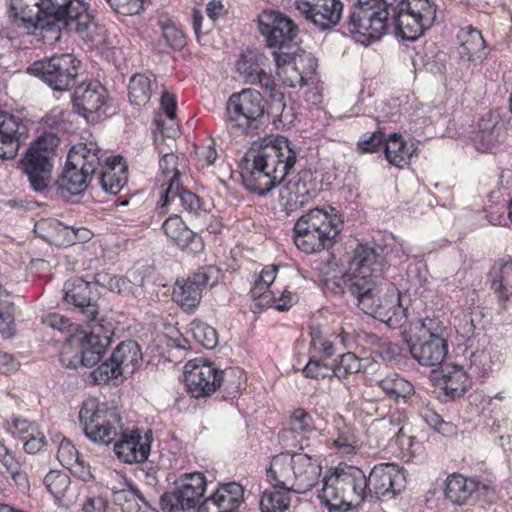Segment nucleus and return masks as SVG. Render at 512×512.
I'll list each match as a JSON object with an SVG mask.
<instances>
[{
  "instance_id": "ddd939ff",
  "label": "nucleus",
  "mask_w": 512,
  "mask_h": 512,
  "mask_svg": "<svg viewBox=\"0 0 512 512\" xmlns=\"http://www.w3.org/2000/svg\"><path fill=\"white\" fill-rule=\"evenodd\" d=\"M391 249L376 243L358 244L349 261V281H375L383 277L390 264L387 256Z\"/></svg>"
},
{
  "instance_id": "2f4dec72",
  "label": "nucleus",
  "mask_w": 512,
  "mask_h": 512,
  "mask_svg": "<svg viewBox=\"0 0 512 512\" xmlns=\"http://www.w3.org/2000/svg\"><path fill=\"white\" fill-rule=\"evenodd\" d=\"M293 454L281 453L274 456L266 469L267 480L271 486L280 489H289L293 478ZM291 491H293L291 489Z\"/></svg>"
},
{
  "instance_id": "9b49d317",
  "label": "nucleus",
  "mask_w": 512,
  "mask_h": 512,
  "mask_svg": "<svg viewBox=\"0 0 512 512\" xmlns=\"http://www.w3.org/2000/svg\"><path fill=\"white\" fill-rule=\"evenodd\" d=\"M81 61L74 54H56L34 61L27 73L40 79L55 92H66L77 84Z\"/></svg>"
},
{
  "instance_id": "412c9836",
  "label": "nucleus",
  "mask_w": 512,
  "mask_h": 512,
  "mask_svg": "<svg viewBox=\"0 0 512 512\" xmlns=\"http://www.w3.org/2000/svg\"><path fill=\"white\" fill-rule=\"evenodd\" d=\"M444 493L447 500L457 505L466 504L475 496H484L489 501L495 498V489L490 484L458 474L447 478Z\"/></svg>"
},
{
  "instance_id": "3c124183",
  "label": "nucleus",
  "mask_w": 512,
  "mask_h": 512,
  "mask_svg": "<svg viewBox=\"0 0 512 512\" xmlns=\"http://www.w3.org/2000/svg\"><path fill=\"white\" fill-rule=\"evenodd\" d=\"M290 429L292 433L308 434L314 432L317 427L315 420L312 415L304 408L295 409L289 418ZM288 430H284L283 433H287Z\"/></svg>"
},
{
  "instance_id": "f257e3e1",
  "label": "nucleus",
  "mask_w": 512,
  "mask_h": 512,
  "mask_svg": "<svg viewBox=\"0 0 512 512\" xmlns=\"http://www.w3.org/2000/svg\"><path fill=\"white\" fill-rule=\"evenodd\" d=\"M295 149L293 142L282 135L253 142L240 164L244 188L259 196H266L282 184L296 164Z\"/></svg>"
},
{
  "instance_id": "473e14b6",
  "label": "nucleus",
  "mask_w": 512,
  "mask_h": 512,
  "mask_svg": "<svg viewBox=\"0 0 512 512\" xmlns=\"http://www.w3.org/2000/svg\"><path fill=\"white\" fill-rule=\"evenodd\" d=\"M442 390L446 400L462 397L469 387V377L461 366L445 365L441 369Z\"/></svg>"
},
{
  "instance_id": "bf43d9fd",
  "label": "nucleus",
  "mask_w": 512,
  "mask_h": 512,
  "mask_svg": "<svg viewBox=\"0 0 512 512\" xmlns=\"http://www.w3.org/2000/svg\"><path fill=\"white\" fill-rule=\"evenodd\" d=\"M422 417L431 428L444 437L455 434L456 427L451 422L444 421L435 411L426 409L422 412Z\"/></svg>"
},
{
  "instance_id": "393cba45",
  "label": "nucleus",
  "mask_w": 512,
  "mask_h": 512,
  "mask_svg": "<svg viewBox=\"0 0 512 512\" xmlns=\"http://www.w3.org/2000/svg\"><path fill=\"white\" fill-rule=\"evenodd\" d=\"M293 478L290 489L294 493L304 494L318 483L322 473L320 458L303 453L293 454Z\"/></svg>"
},
{
  "instance_id": "bb28decb",
  "label": "nucleus",
  "mask_w": 512,
  "mask_h": 512,
  "mask_svg": "<svg viewBox=\"0 0 512 512\" xmlns=\"http://www.w3.org/2000/svg\"><path fill=\"white\" fill-rule=\"evenodd\" d=\"M121 160V156H109L100 161L94 180L96 179L97 185L106 193L115 195L127 183V167Z\"/></svg>"
},
{
  "instance_id": "4be33fe9",
  "label": "nucleus",
  "mask_w": 512,
  "mask_h": 512,
  "mask_svg": "<svg viewBox=\"0 0 512 512\" xmlns=\"http://www.w3.org/2000/svg\"><path fill=\"white\" fill-rule=\"evenodd\" d=\"M27 123L8 112H0V158L12 160L28 136Z\"/></svg>"
},
{
  "instance_id": "79ce46f5",
  "label": "nucleus",
  "mask_w": 512,
  "mask_h": 512,
  "mask_svg": "<svg viewBox=\"0 0 512 512\" xmlns=\"http://www.w3.org/2000/svg\"><path fill=\"white\" fill-rule=\"evenodd\" d=\"M290 191L300 194L307 199L314 198L321 189V183L311 170H301L293 181L286 185Z\"/></svg>"
},
{
  "instance_id": "09e8293b",
  "label": "nucleus",
  "mask_w": 512,
  "mask_h": 512,
  "mask_svg": "<svg viewBox=\"0 0 512 512\" xmlns=\"http://www.w3.org/2000/svg\"><path fill=\"white\" fill-rule=\"evenodd\" d=\"M190 330L194 339L206 349H213L218 345V334L214 327L206 322L194 319L190 323Z\"/></svg>"
},
{
  "instance_id": "c9c22d12",
  "label": "nucleus",
  "mask_w": 512,
  "mask_h": 512,
  "mask_svg": "<svg viewBox=\"0 0 512 512\" xmlns=\"http://www.w3.org/2000/svg\"><path fill=\"white\" fill-rule=\"evenodd\" d=\"M416 150L414 143L409 145L399 133H391L384 144L386 159L391 165L400 168L408 163Z\"/></svg>"
},
{
  "instance_id": "9d476101",
  "label": "nucleus",
  "mask_w": 512,
  "mask_h": 512,
  "mask_svg": "<svg viewBox=\"0 0 512 512\" xmlns=\"http://www.w3.org/2000/svg\"><path fill=\"white\" fill-rule=\"evenodd\" d=\"M59 143L60 139L55 133H43L30 144L20 159L19 165L34 192L42 193L49 188L53 159Z\"/></svg>"
},
{
  "instance_id": "f03ea898",
  "label": "nucleus",
  "mask_w": 512,
  "mask_h": 512,
  "mask_svg": "<svg viewBox=\"0 0 512 512\" xmlns=\"http://www.w3.org/2000/svg\"><path fill=\"white\" fill-rule=\"evenodd\" d=\"M79 422L84 435L93 443H114V452L120 461L132 464L142 463L148 459L153 441L152 430L149 429L141 435L138 429H127L122 431L119 439H116L122 423L115 409L92 401L84 402L79 411Z\"/></svg>"
},
{
  "instance_id": "2eb2a0df",
  "label": "nucleus",
  "mask_w": 512,
  "mask_h": 512,
  "mask_svg": "<svg viewBox=\"0 0 512 512\" xmlns=\"http://www.w3.org/2000/svg\"><path fill=\"white\" fill-rule=\"evenodd\" d=\"M174 491L165 492L160 497V507L164 511L195 509L207 487V480L201 472L180 475L174 482Z\"/></svg>"
},
{
  "instance_id": "de8ad7c7",
  "label": "nucleus",
  "mask_w": 512,
  "mask_h": 512,
  "mask_svg": "<svg viewBox=\"0 0 512 512\" xmlns=\"http://www.w3.org/2000/svg\"><path fill=\"white\" fill-rule=\"evenodd\" d=\"M220 274L221 270L215 265H205L198 268L185 280L202 293L207 286H214L218 283Z\"/></svg>"
},
{
  "instance_id": "a878e982",
  "label": "nucleus",
  "mask_w": 512,
  "mask_h": 512,
  "mask_svg": "<svg viewBox=\"0 0 512 512\" xmlns=\"http://www.w3.org/2000/svg\"><path fill=\"white\" fill-rule=\"evenodd\" d=\"M160 202L162 206L175 204L182 207L191 220H199L208 216L200 198L177 181L168 180V186L161 195Z\"/></svg>"
},
{
  "instance_id": "4c0bfd02",
  "label": "nucleus",
  "mask_w": 512,
  "mask_h": 512,
  "mask_svg": "<svg viewBox=\"0 0 512 512\" xmlns=\"http://www.w3.org/2000/svg\"><path fill=\"white\" fill-rule=\"evenodd\" d=\"M377 386L386 398L396 403L400 400L406 402L415 393L414 385L398 374L386 376L378 382Z\"/></svg>"
},
{
  "instance_id": "58836bf2",
  "label": "nucleus",
  "mask_w": 512,
  "mask_h": 512,
  "mask_svg": "<svg viewBox=\"0 0 512 512\" xmlns=\"http://www.w3.org/2000/svg\"><path fill=\"white\" fill-rule=\"evenodd\" d=\"M243 371L239 368H227L220 370L217 368V390L222 392V398L233 399L243 389L242 388Z\"/></svg>"
},
{
  "instance_id": "37998d69",
  "label": "nucleus",
  "mask_w": 512,
  "mask_h": 512,
  "mask_svg": "<svg viewBox=\"0 0 512 512\" xmlns=\"http://www.w3.org/2000/svg\"><path fill=\"white\" fill-rule=\"evenodd\" d=\"M267 117H272L276 128L285 127L293 123L295 114L292 107H287L283 93H275L272 96Z\"/></svg>"
},
{
  "instance_id": "49530a36",
  "label": "nucleus",
  "mask_w": 512,
  "mask_h": 512,
  "mask_svg": "<svg viewBox=\"0 0 512 512\" xmlns=\"http://www.w3.org/2000/svg\"><path fill=\"white\" fill-rule=\"evenodd\" d=\"M43 483L56 501H62L69 491L71 479L65 472L51 470L44 477Z\"/></svg>"
},
{
  "instance_id": "6e6552de",
  "label": "nucleus",
  "mask_w": 512,
  "mask_h": 512,
  "mask_svg": "<svg viewBox=\"0 0 512 512\" xmlns=\"http://www.w3.org/2000/svg\"><path fill=\"white\" fill-rule=\"evenodd\" d=\"M343 222L336 214L314 208L299 217L293 228L295 245L305 253L330 249L342 229Z\"/></svg>"
},
{
  "instance_id": "6e6d98bb",
  "label": "nucleus",
  "mask_w": 512,
  "mask_h": 512,
  "mask_svg": "<svg viewBox=\"0 0 512 512\" xmlns=\"http://www.w3.org/2000/svg\"><path fill=\"white\" fill-rule=\"evenodd\" d=\"M57 458L64 467L83 465V458L71 441L63 438L59 444Z\"/></svg>"
},
{
  "instance_id": "20e7f679",
  "label": "nucleus",
  "mask_w": 512,
  "mask_h": 512,
  "mask_svg": "<svg viewBox=\"0 0 512 512\" xmlns=\"http://www.w3.org/2000/svg\"><path fill=\"white\" fill-rule=\"evenodd\" d=\"M391 11L409 13L426 23L436 20V5L430 0H353L342 33L359 34L367 40L380 39L387 32Z\"/></svg>"
},
{
  "instance_id": "a19ab883",
  "label": "nucleus",
  "mask_w": 512,
  "mask_h": 512,
  "mask_svg": "<svg viewBox=\"0 0 512 512\" xmlns=\"http://www.w3.org/2000/svg\"><path fill=\"white\" fill-rule=\"evenodd\" d=\"M289 489H280L271 486L266 489L259 501L261 512H285L290 506Z\"/></svg>"
},
{
  "instance_id": "5701e85b",
  "label": "nucleus",
  "mask_w": 512,
  "mask_h": 512,
  "mask_svg": "<svg viewBox=\"0 0 512 512\" xmlns=\"http://www.w3.org/2000/svg\"><path fill=\"white\" fill-rule=\"evenodd\" d=\"M162 229L172 244L188 256H196L205 249L203 238L177 214L170 215L162 224Z\"/></svg>"
},
{
  "instance_id": "8fccbe9b",
  "label": "nucleus",
  "mask_w": 512,
  "mask_h": 512,
  "mask_svg": "<svg viewBox=\"0 0 512 512\" xmlns=\"http://www.w3.org/2000/svg\"><path fill=\"white\" fill-rule=\"evenodd\" d=\"M265 57L262 54L242 55L236 63L237 71L244 76L246 82L255 84L258 74L263 69L261 61Z\"/></svg>"
},
{
  "instance_id": "13d9d810",
  "label": "nucleus",
  "mask_w": 512,
  "mask_h": 512,
  "mask_svg": "<svg viewBox=\"0 0 512 512\" xmlns=\"http://www.w3.org/2000/svg\"><path fill=\"white\" fill-rule=\"evenodd\" d=\"M119 376H122V373L119 370L117 363L112 361V355L108 360L91 372L92 379L98 384L106 383L110 379H117Z\"/></svg>"
},
{
  "instance_id": "a18cd8bd",
  "label": "nucleus",
  "mask_w": 512,
  "mask_h": 512,
  "mask_svg": "<svg viewBox=\"0 0 512 512\" xmlns=\"http://www.w3.org/2000/svg\"><path fill=\"white\" fill-rule=\"evenodd\" d=\"M498 359L497 351L492 346H484L471 352L469 369L473 374L482 377L492 370L495 360Z\"/></svg>"
},
{
  "instance_id": "864d4df0",
  "label": "nucleus",
  "mask_w": 512,
  "mask_h": 512,
  "mask_svg": "<svg viewBox=\"0 0 512 512\" xmlns=\"http://www.w3.org/2000/svg\"><path fill=\"white\" fill-rule=\"evenodd\" d=\"M46 227H50L56 232L63 234L67 244H74L78 240V231H76L73 227L64 226L60 221L56 219H42L36 222L34 231L46 239L47 236L40 233V231H44Z\"/></svg>"
},
{
  "instance_id": "72a5a7b5",
  "label": "nucleus",
  "mask_w": 512,
  "mask_h": 512,
  "mask_svg": "<svg viewBox=\"0 0 512 512\" xmlns=\"http://www.w3.org/2000/svg\"><path fill=\"white\" fill-rule=\"evenodd\" d=\"M346 292L355 300L361 311L367 315L377 313L375 307L380 295L376 292L375 281H345Z\"/></svg>"
},
{
  "instance_id": "ea45409f",
  "label": "nucleus",
  "mask_w": 512,
  "mask_h": 512,
  "mask_svg": "<svg viewBox=\"0 0 512 512\" xmlns=\"http://www.w3.org/2000/svg\"><path fill=\"white\" fill-rule=\"evenodd\" d=\"M202 299V293L194 288L185 279L177 280L173 290V300L186 313H193L199 306Z\"/></svg>"
},
{
  "instance_id": "f3484780",
  "label": "nucleus",
  "mask_w": 512,
  "mask_h": 512,
  "mask_svg": "<svg viewBox=\"0 0 512 512\" xmlns=\"http://www.w3.org/2000/svg\"><path fill=\"white\" fill-rule=\"evenodd\" d=\"M107 100V89L96 80L77 85L72 95L74 111L90 122L98 121L102 115H107Z\"/></svg>"
},
{
  "instance_id": "0e129e2a",
  "label": "nucleus",
  "mask_w": 512,
  "mask_h": 512,
  "mask_svg": "<svg viewBox=\"0 0 512 512\" xmlns=\"http://www.w3.org/2000/svg\"><path fill=\"white\" fill-rule=\"evenodd\" d=\"M162 34L169 47L173 50H181L186 44L184 33L173 23L163 25Z\"/></svg>"
},
{
  "instance_id": "423d86ee",
  "label": "nucleus",
  "mask_w": 512,
  "mask_h": 512,
  "mask_svg": "<svg viewBox=\"0 0 512 512\" xmlns=\"http://www.w3.org/2000/svg\"><path fill=\"white\" fill-rule=\"evenodd\" d=\"M318 497L329 512H347L367 500L366 474L358 467L345 466L329 470Z\"/></svg>"
},
{
  "instance_id": "a211bd4d",
  "label": "nucleus",
  "mask_w": 512,
  "mask_h": 512,
  "mask_svg": "<svg viewBox=\"0 0 512 512\" xmlns=\"http://www.w3.org/2000/svg\"><path fill=\"white\" fill-rule=\"evenodd\" d=\"M91 331L84 333L76 339L79 342V358L85 367H93L104 355L111 344L113 336V325L104 323L103 319L87 322Z\"/></svg>"
},
{
  "instance_id": "dca6fc26",
  "label": "nucleus",
  "mask_w": 512,
  "mask_h": 512,
  "mask_svg": "<svg viewBox=\"0 0 512 512\" xmlns=\"http://www.w3.org/2000/svg\"><path fill=\"white\" fill-rule=\"evenodd\" d=\"M367 499H393L405 488V477L394 463L375 465L366 476Z\"/></svg>"
},
{
  "instance_id": "cd10ccee",
  "label": "nucleus",
  "mask_w": 512,
  "mask_h": 512,
  "mask_svg": "<svg viewBox=\"0 0 512 512\" xmlns=\"http://www.w3.org/2000/svg\"><path fill=\"white\" fill-rule=\"evenodd\" d=\"M457 38L460 41L457 53L463 61L481 63L487 57L485 40L479 30L467 27L459 32Z\"/></svg>"
},
{
  "instance_id": "c85d7f7f",
  "label": "nucleus",
  "mask_w": 512,
  "mask_h": 512,
  "mask_svg": "<svg viewBox=\"0 0 512 512\" xmlns=\"http://www.w3.org/2000/svg\"><path fill=\"white\" fill-rule=\"evenodd\" d=\"M389 24L395 27L398 37L404 41L413 42L421 37L427 29L431 28L434 23H426L420 17L409 13L391 11L389 13Z\"/></svg>"
},
{
  "instance_id": "774afa93",
  "label": "nucleus",
  "mask_w": 512,
  "mask_h": 512,
  "mask_svg": "<svg viewBox=\"0 0 512 512\" xmlns=\"http://www.w3.org/2000/svg\"><path fill=\"white\" fill-rule=\"evenodd\" d=\"M112 500L114 504L121 507L124 512H138L140 505L133 502L127 488L113 490Z\"/></svg>"
},
{
  "instance_id": "c756f323",
  "label": "nucleus",
  "mask_w": 512,
  "mask_h": 512,
  "mask_svg": "<svg viewBox=\"0 0 512 512\" xmlns=\"http://www.w3.org/2000/svg\"><path fill=\"white\" fill-rule=\"evenodd\" d=\"M269 288L270 286L265 285L259 278L255 279L250 294L253 299L260 300L258 305L271 306L277 311L285 312L298 302V296L288 290H284L279 296H276Z\"/></svg>"
},
{
  "instance_id": "052dcab7",
  "label": "nucleus",
  "mask_w": 512,
  "mask_h": 512,
  "mask_svg": "<svg viewBox=\"0 0 512 512\" xmlns=\"http://www.w3.org/2000/svg\"><path fill=\"white\" fill-rule=\"evenodd\" d=\"M285 193L280 192V205L288 216L302 208L309 201V199L301 197L300 194L290 191L287 186L285 187Z\"/></svg>"
},
{
  "instance_id": "680f3d73",
  "label": "nucleus",
  "mask_w": 512,
  "mask_h": 512,
  "mask_svg": "<svg viewBox=\"0 0 512 512\" xmlns=\"http://www.w3.org/2000/svg\"><path fill=\"white\" fill-rule=\"evenodd\" d=\"M14 315L11 303L0 304V334L8 339L14 335Z\"/></svg>"
},
{
  "instance_id": "338daca9",
  "label": "nucleus",
  "mask_w": 512,
  "mask_h": 512,
  "mask_svg": "<svg viewBox=\"0 0 512 512\" xmlns=\"http://www.w3.org/2000/svg\"><path fill=\"white\" fill-rule=\"evenodd\" d=\"M7 429L14 436H21L29 432H36L37 426L18 415H12L11 419L7 421Z\"/></svg>"
},
{
  "instance_id": "f8f14e48",
  "label": "nucleus",
  "mask_w": 512,
  "mask_h": 512,
  "mask_svg": "<svg viewBox=\"0 0 512 512\" xmlns=\"http://www.w3.org/2000/svg\"><path fill=\"white\" fill-rule=\"evenodd\" d=\"M442 331L440 321L426 317L421 320L418 333L406 338L412 358L420 365L433 367L442 364L448 352L447 340Z\"/></svg>"
},
{
  "instance_id": "e2e57ef3",
  "label": "nucleus",
  "mask_w": 512,
  "mask_h": 512,
  "mask_svg": "<svg viewBox=\"0 0 512 512\" xmlns=\"http://www.w3.org/2000/svg\"><path fill=\"white\" fill-rule=\"evenodd\" d=\"M160 154H163L162 158L159 161V168L164 175H168L172 173L169 180L179 182L180 171L178 169V160L179 156L172 152H164L163 150H159Z\"/></svg>"
},
{
  "instance_id": "69168bd1",
  "label": "nucleus",
  "mask_w": 512,
  "mask_h": 512,
  "mask_svg": "<svg viewBox=\"0 0 512 512\" xmlns=\"http://www.w3.org/2000/svg\"><path fill=\"white\" fill-rule=\"evenodd\" d=\"M302 373L304 377L315 380L331 378L330 367L318 359H310L302 369Z\"/></svg>"
},
{
  "instance_id": "7c9ffc66",
  "label": "nucleus",
  "mask_w": 512,
  "mask_h": 512,
  "mask_svg": "<svg viewBox=\"0 0 512 512\" xmlns=\"http://www.w3.org/2000/svg\"><path fill=\"white\" fill-rule=\"evenodd\" d=\"M498 116L488 113L478 122V129L473 132L471 141L477 151H490L497 143L499 137Z\"/></svg>"
},
{
  "instance_id": "f704fd0d",
  "label": "nucleus",
  "mask_w": 512,
  "mask_h": 512,
  "mask_svg": "<svg viewBox=\"0 0 512 512\" xmlns=\"http://www.w3.org/2000/svg\"><path fill=\"white\" fill-rule=\"evenodd\" d=\"M112 361L118 365L122 375L133 374L142 363V351L134 340H126L119 343L112 352Z\"/></svg>"
},
{
  "instance_id": "b1692460",
  "label": "nucleus",
  "mask_w": 512,
  "mask_h": 512,
  "mask_svg": "<svg viewBox=\"0 0 512 512\" xmlns=\"http://www.w3.org/2000/svg\"><path fill=\"white\" fill-rule=\"evenodd\" d=\"M375 309L370 316L385 323L392 329L401 328L407 321V308L403 305L401 292L390 284L387 292L378 297Z\"/></svg>"
},
{
  "instance_id": "4d7b16f0",
  "label": "nucleus",
  "mask_w": 512,
  "mask_h": 512,
  "mask_svg": "<svg viewBox=\"0 0 512 512\" xmlns=\"http://www.w3.org/2000/svg\"><path fill=\"white\" fill-rule=\"evenodd\" d=\"M385 141V135L380 129L365 133L363 138L357 142V150L361 153H375L381 148L384 149Z\"/></svg>"
},
{
  "instance_id": "5fc2aeb1",
  "label": "nucleus",
  "mask_w": 512,
  "mask_h": 512,
  "mask_svg": "<svg viewBox=\"0 0 512 512\" xmlns=\"http://www.w3.org/2000/svg\"><path fill=\"white\" fill-rule=\"evenodd\" d=\"M43 323L62 333H69L70 341H74L75 339L78 338L77 332L79 331L80 326L72 323L71 320L64 315H61L56 312L50 313L44 318Z\"/></svg>"
},
{
  "instance_id": "603ef678",
  "label": "nucleus",
  "mask_w": 512,
  "mask_h": 512,
  "mask_svg": "<svg viewBox=\"0 0 512 512\" xmlns=\"http://www.w3.org/2000/svg\"><path fill=\"white\" fill-rule=\"evenodd\" d=\"M512 273V259L502 262L500 265V274L492 281L491 289L497 297L501 309H506V303L509 300V294L506 288L507 278Z\"/></svg>"
},
{
  "instance_id": "7ed1b4c3",
  "label": "nucleus",
  "mask_w": 512,
  "mask_h": 512,
  "mask_svg": "<svg viewBox=\"0 0 512 512\" xmlns=\"http://www.w3.org/2000/svg\"><path fill=\"white\" fill-rule=\"evenodd\" d=\"M15 20L27 29L75 32L89 37L94 16L85 0H10Z\"/></svg>"
},
{
  "instance_id": "1a4fd4ad",
  "label": "nucleus",
  "mask_w": 512,
  "mask_h": 512,
  "mask_svg": "<svg viewBox=\"0 0 512 512\" xmlns=\"http://www.w3.org/2000/svg\"><path fill=\"white\" fill-rule=\"evenodd\" d=\"M266 117L264 98L257 90L244 89L233 93L227 101L225 125L233 136L257 134Z\"/></svg>"
},
{
  "instance_id": "c03bdc74",
  "label": "nucleus",
  "mask_w": 512,
  "mask_h": 512,
  "mask_svg": "<svg viewBox=\"0 0 512 512\" xmlns=\"http://www.w3.org/2000/svg\"><path fill=\"white\" fill-rule=\"evenodd\" d=\"M129 100L132 104L140 106L146 104L152 95L151 80L141 73L134 74L128 85Z\"/></svg>"
},
{
  "instance_id": "0eeeda50",
  "label": "nucleus",
  "mask_w": 512,
  "mask_h": 512,
  "mask_svg": "<svg viewBox=\"0 0 512 512\" xmlns=\"http://www.w3.org/2000/svg\"><path fill=\"white\" fill-rule=\"evenodd\" d=\"M104 151L96 142L74 144L67 155L62 174L56 181L61 197L82 195L92 183Z\"/></svg>"
},
{
  "instance_id": "39448f33",
  "label": "nucleus",
  "mask_w": 512,
  "mask_h": 512,
  "mask_svg": "<svg viewBox=\"0 0 512 512\" xmlns=\"http://www.w3.org/2000/svg\"><path fill=\"white\" fill-rule=\"evenodd\" d=\"M258 29L264 36L267 46L272 50V56L278 68V74L281 71L291 72L294 75L287 77L283 82L292 88L303 87L307 84L305 77L299 70V62L308 60L313 62L310 54L302 51L296 42L298 27L286 15L274 11L265 10L258 17Z\"/></svg>"
},
{
  "instance_id": "4468645a",
  "label": "nucleus",
  "mask_w": 512,
  "mask_h": 512,
  "mask_svg": "<svg viewBox=\"0 0 512 512\" xmlns=\"http://www.w3.org/2000/svg\"><path fill=\"white\" fill-rule=\"evenodd\" d=\"M101 278V274L95 275V281H87L82 277H73L66 280L63 285L64 302L83 315L86 322L100 319L98 317V301L100 299L98 286L105 284Z\"/></svg>"
},
{
  "instance_id": "e433bc0d",
  "label": "nucleus",
  "mask_w": 512,
  "mask_h": 512,
  "mask_svg": "<svg viewBox=\"0 0 512 512\" xmlns=\"http://www.w3.org/2000/svg\"><path fill=\"white\" fill-rule=\"evenodd\" d=\"M244 487L235 481L219 483L217 489L211 494L215 501L225 512H236L244 502Z\"/></svg>"
},
{
  "instance_id": "aec40b11",
  "label": "nucleus",
  "mask_w": 512,
  "mask_h": 512,
  "mask_svg": "<svg viewBox=\"0 0 512 512\" xmlns=\"http://www.w3.org/2000/svg\"><path fill=\"white\" fill-rule=\"evenodd\" d=\"M297 10L320 31L335 27L342 16V0H295Z\"/></svg>"
},
{
  "instance_id": "6ab92c4d",
  "label": "nucleus",
  "mask_w": 512,
  "mask_h": 512,
  "mask_svg": "<svg viewBox=\"0 0 512 512\" xmlns=\"http://www.w3.org/2000/svg\"><path fill=\"white\" fill-rule=\"evenodd\" d=\"M184 382L188 394L196 399L212 395L217 391V367L204 358L188 361L184 366Z\"/></svg>"
}]
</instances>
